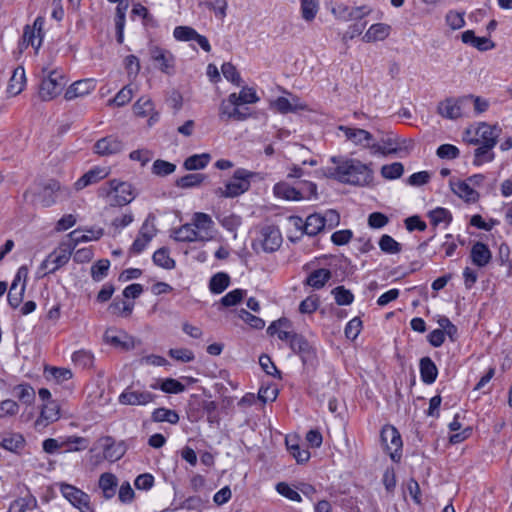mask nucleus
Returning <instances> with one entry per match:
<instances>
[{"label": "nucleus", "instance_id": "obj_39", "mask_svg": "<svg viewBox=\"0 0 512 512\" xmlns=\"http://www.w3.org/2000/svg\"><path fill=\"white\" fill-rule=\"evenodd\" d=\"M153 389L160 388L165 393L178 394L185 391V386L174 378L164 379L159 386L156 384L151 385Z\"/></svg>", "mask_w": 512, "mask_h": 512}, {"label": "nucleus", "instance_id": "obj_41", "mask_svg": "<svg viewBox=\"0 0 512 512\" xmlns=\"http://www.w3.org/2000/svg\"><path fill=\"white\" fill-rule=\"evenodd\" d=\"M153 262L157 266L164 269H173L175 267V261L169 256V252L166 248H160L153 254Z\"/></svg>", "mask_w": 512, "mask_h": 512}, {"label": "nucleus", "instance_id": "obj_10", "mask_svg": "<svg viewBox=\"0 0 512 512\" xmlns=\"http://www.w3.org/2000/svg\"><path fill=\"white\" fill-rule=\"evenodd\" d=\"M110 190L107 192L110 197V205L124 206L134 199L133 189L129 183L120 182L116 179L109 181Z\"/></svg>", "mask_w": 512, "mask_h": 512}, {"label": "nucleus", "instance_id": "obj_11", "mask_svg": "<svg viewBox=\"0 0 512 512\" xmlns=\"http://www.w3.org/2000/svg\"><path fill=\"white\" fill-rule=\"evenodd\" d=\"M291 350L298 354L305 366H314L317 362L315 348L301 334H295L291 339Z\"/></svg>", "mask_w": 512, "mask_h": 512}, {"label": "nucleus", "instance_id": "obj_19", "mask_svg": "<svg viewBox=\"0 0 512 512\" xmlns=\"http://www.w3.org/2000/svg\"><path fill=\"white\" fill-rule=\"evenodd\" d=\"M155 235V228L153 224L149 223V219L142 224L137 238L134 240L130 252L134 254L141 253L148 243L152 240Z\"/></svg>", "mask_w": 512, "mask_h": 512}, {"label": "nucleus", "instance_id": "obj_44", "mask_svg": "<svg viewBox=\"0 0 512 512\" xmlns=\"http://www.w3.org/2000/svg\"><path fill=\"white\" fill-rule=\"evenodd\" d=\"M110 267V261L108 259H100L91 267V277L94 281L99 282L104 279Z\"/></svg>", "mask_w": 512, "mask_h": 512}, {"label": "nucleus", "instance_id": "obj_31", "mask_svg": "<svg viewBox=\"0 0 512 512\" xmlns=\"http://www.w3.org/2000/svg\"><path fill=\"white\" fill-rule=\"evenodd\" d=\"M331 276L330 270L320 268L310 273L305 284L313 287L314 289H321L331 279Z\"/></svg>", "mask_w": 512, "mask_h": 512}, {"label": "nucleus", "instance_id": "obj_54", "mask_svg": "<svg viewBox=\"0 0 512 512\" xmlns=\"http://www.w3.org/2000/svg\"><path fill=\"white\" fill-rule=\"evenodd\" d=\"M436 155L440 159H456L460 156V151L452 144H443L437 148Z\"/></svg>", "mask_w": 512, "mask_h": 512}, {"label": "nucleus", "instance_id": "obj_12", "mask_svg": "<svg viewBox=\"0 0 512 512\" xmlns=\"http://www.w3.org/2000/svg\"><path fill=\"white\" fill-rule=\"evenodd\" d=\"M156 398V395L152 394L149 391H140L134 389V385H129L124 391L119 395L118 401L122 405H147L151 403Z\"/></svg>", "mask_w": 512, "mask_h": 512}, {"label": "nucleus", "instance_id": "obj_21", "mask_svg": "<svg viewBox=\"0 0 512 512\" xmlns=\"http://www.w3.org/2000/svg\"><path fill=\"white\" fill-rule=\"evenodd\" d=\"M100 441L102 442L103 455L106 460L115 462L124 456L126 446L123 442L116 444L111 436H105Z\"/></svg>", "mask_w": 512, "mask_h": 512}, {"label": "nucleus", "instance_id": "obj_4", "mask_svg": "<svg viewBox=\"0 0 512 512\" xmlns=\"http://www.w3.org/2000/svg\"><path fill=\"white\" fill-rule=\"evenodd\" d=\"M501 134V128L497 125H489L481 122L476 126H471L466 130L468 141L481 146L475 150V156L482 157L486 155L496 144L497 138Z\"/></svg>", "mask_w": 512, "mask_h": 512}, {"label": "nucleus", "instance_id": "obj_53", "mask_svg": "<svg viewBox=\"0 0 512 512\" xmlns=\"http://www.w3.org/2000/svg\"><path fill=\"white\" fill-rule=\"evenodd\" d=\"M223 76L233 84L240 86L242 79L236 67L231 63H224L221 67Z\"/></svg>", "mask_w": 512, "mask_h": 512}, {"label": "nucleus", "instance_id": "obj_27", "mask_svg": "<svg viewBox=\"0 0 512 512\" xmlns=\"http://www.w3.org/2000/svg\"><path fill=\"white\" fill-rule=\"evenodd\" d=\"M25 444V438L19 433L0 435V447L10 452L18 454L25 447Z\"/></svg>", "mask_w": 512, "mask_h": 512}, {"label": "nucleus", "instance_id": "obj_48", "mask_svg": "<svg viewBox=\"0 0 512 512\" xmlns=\"http://www.w3.org/2000/svg\"><path fill=\"white\" fill-rule=\"evenodd\" d=\"M428 216L432 225L434 226H437L441 222L450 223L452 221V214L450 211L442 207H437L436 209L430 211Z\"/></svg>", "mask_w": 512, "mask_h": 512}, {"label": "nucleus", "instance_id": "obj_22", "mask_svg": "<svg viewBox=\"0 0 512 512\" xmlns=\"http://www.w3.org/2000/svg\"><path fill=\"white\" fill-rule=\"evenodd\" d=\"M94 149L101 157L114 156L123 149V144L116 138L109 136L98 140Z\"/></svg>", "mask_w": 512, "mask_h": 512}, {"label": "nucleus", "instance_id": "obj_2", "mask_svg": "<svg viewBox=\"0 0 512 512\" xmlns=\"http://www.w3.org/2000/svg\"><path fill=\"white\" fill-rule=\"evenodd\" d=\"M259 101L255 90L250 87H243L239 94L232 93L220 105V117L237 121L246 120L251 114L248 108H243L245 104H254Z\"/></svg>", "mask_w": 512, "mask_h": 512}, {"label": "nucleus", "instance_id": "obj_34", "mask_svg": "<svg viewBox=\"0 0 512 512\" xmlns=\"http://www.w3.org/2000/svg\"><path fill=\"white\" fill-rule=\"evenodd\" d=\"M390 27L383 23L373 24L365 33L367 42L384 40L389 35Z\"/></svg>", "mask_w": 512, "mask_h": 512}, {"label": "nucleus", "instance_id": "obj_52", "mask_svg": "<svg viewBox=\"0 0 512 512\" xmlns=\"http://www.w3.org/2000/svg\"><path fill=\"white\" fill-rule=\"evenodd\" d=\"M403 171L401 162H392L389 165H384L381 169L383 177L387 179H396L403 174Z\"/></svg>", "mask_w": 512, "mask_h": 512}, {"label": "nucleus", "instance_id": "obj_57", "mask_svg": "<svg viewBox=\"0 0 512 512\" xmlns=\"http://www.w3.org/2000/svg\"><path fill=\"white\" fill-rule=\"evenodd\" d=\"M286 445L298 463H305L309 460L310 452L308 450L301 449L298 444H290L288 440H286Z\"/></svg>", "mask_w": 512, "mask_h": 512}, {"label": "nucleus", "instance_id": "obj_49", "mask_svg": "<svg viewBox=\"0 0 512 512\" xmlns=\"http://www.w3.org/2000/svg\"><path fill=\"white\" fill-rule=\"evenodd\" d=\"M245 295H246L245 290L235 289V290L228 292L225 296H223L220 300V303L224 307L235 306L242 301V299Z\"/></svg>", "mask_w": 512, "mask_h": 512}, {"label": "nucleus", "instance_id": "obj_6", "mask_svg": "<svg viewBox=\"0 0 512 512\" xmlns=\"http://www.w3.org/2000/svg\"><path fill=\"white\" fill-rule=\"evenodd\" d=\"M282 241L278 227L266 225L261 228L259 236L252 242V248L256 252L262 250L265 253H273L280 248Z\"/></svg>", "mask_w": 512, "mask_h": 512}, {"label": "nucleus", "instance_id": "obj_59", "mask_svg": "<svg viewBox=\"0 0 512 512\" xmlns=\"http://www.w3.org/2000/svg\"><path fill=\"white\" fill-rule=\"evenodd\" d=\"M18 411L19 405L16 401L6 399L0 402V418L16 415Z\"/></svg>", "mask_w": 512, "mask_h": 512}, {"label": "nucleus", "instance_id": "obj_29", "mask_svg": "<svg viewBox=\"0 0 512 512\" xmlns=\"http://www.w3.org/2000/svg\"><path fill=\"white\" fill-rule=\"evenodd\" d=\"M60 189V184L56 180H49L39 193L40 204L43 207H50L56 203L55 192Z\"/></svg>", "mask_w": 512, "mask_h": 512}, {"label": "nucleus", "instance_id": "obj_18", "mask_svg": "<svg viewBox=\"0 0 512 512\" xmlns=\"http://www.w3.org/2000/svg\"><path fill=\"white\" fill-rule=\"evenodd\" d=\"M70 256L71 250H62L60 252L54 251L41 263L40 270L47 271L43 275H46L47 273H54L69 261Z\"/></svg>", "mask_w": 512, "mask_h": 512}, {"label": "nucleus", "instance_id": "obj_3", "mask_svg": "<svg viewBox=\"0 0 512 512\" xmlns=\"http://www.w3.org/2000/svg\"><path fill=\"white\" fill-rule=\"evenodd\" d=\"M337 166L329 168L327 174L342 183L364 185L370 182L371 169L364 162H336Z\"/></svg>", "mask_w": 512, "mask_h": 512}, {"label": "nucleus", "instance_id": "obj_25", "mask_svg": "<svg viewBox=\"0 0 512 512\" xmlns=\"http://www.w3.org/2000/svg\"><path fill=\"white\" fill-rule=\"evenodd\" d=\"M470 258L474 265L485 267L491 261L492 253L486 244L478 241L471 248Z\"/></svg>", "mask_w": 512, "mask_h": 512}, {"label": "nucleus", "instance_id": "obj_60", "mask_svg": "<svg viewBox=\"0 0 512 512\" xmlns=\"http://www.w3.org/2000/svg\"><path fill=\"white\" fill-rule=\"evenodd\" d=\"M276 490L279 494H281L282 496L288 498L289 500H292V501H297V502H300L301 501V496L300 494L292 489L287 483L285 482H279L277 485H276Z\"/></svg>", "mask_w": 512, "mask_h": 512}, {"label": "nucleus", "instance_id": "obj_14", "mask_svg": "<svg viewBox=\"0 0 512 512\" xmlns=\"http://www.w3.org/2000/svg\"><path fill=\"white\" fill-rule=\"evenodd\" d=\"M338 130L348 141H351L357 146L368 148L369 151H371L374 136L370 132L361 128L349 126H339Z\"/></svg>", "mask_w": 512, "mask_h": 512}, {"label": "nucleus", "instance_id": "obj_47", "mask_svg": "<svg viewBox=\"0 0 512 512\" xmlns=\"http://www.w3.org/2000/svg\"><path fill=\"white\" fill-rule=\"evenodd\" d=\"M206 179L201 173L187 174L177 180V185L182 188H191L200 185Z\"/></svg>", "mask_w": 512, "mask_h": 512}, {"label": "nucleus", "instance_id": "obj_16", "mask_svg": "<svg viewBox=\"0 0 512 512\" xmlns=\"http://www.w3.org/2000/svg\"><path fill=\"white\" fill-rule=\"evenodd\" d=\"M110 173V170L106 167L95 166L94 168L83 174L75 183L74 187L77 191H80L90 185L98 183L100 180L106 178Z\"/></svg>", "mask_w": 512, "mask_h": 512}, {"label": "nucleus", "instance_id": "obj_26", "mask_svg": "<svg viewBox=\"0 0 512 512\" xmlns=\"http://www.w3.org/2000/svg\"><path fill=\"white\" fill-rule=\"evenodd\" d=\"M95 88V83L92 79H84L74 82L65 91V99L72 100L74 98L85 96Z\"/></svg>", "mask_w": 512, "mask_h": 512}, {"label": "nucleus", "instance_id": "obj_35", "mask_svg": "<svg viewBox=\"0 0 512 512\" xmlns=\"http://www.w3.org/2000/svg\"><path fill=\"white\" fill-rule=\"evenodd\" d=\"M324 229V224L321 220V214H311L307 217L304 225L303 232L309 236H315Z\"/></svg>", "mask_w": 512, "mask_h": 512}, {"label": "nucleus", "instance_id": "obj_63", "mask_svg": "<svg viewBox=\"0 0 512 512\" xmlns=\"http://www.w3.org/2000/svg\"><path fill=\"white\" fill-rule=\"evenodd\" d=\"M446 23L448 26L451 27L453 30H457L462 28L465 25V20L463 17V14L455 12V11H449L446 14Z\"/></svg>", "mask_w": 512, "mask_h": 512}, {"label": "nucleus", "instance_id": "obj_55", "mask_svg": "<svg viewBox=\"0 0 512 512\" xmlns=\"http://www.w3.org/2000/svg\"><path fill=\"white\" fill-rule=\"evenodd\" d=\"M198 32L189 26H177L174 29L173 35L179 41H191L194 40Z\"/></svg>", "mask_w": 512, "mask_h": 512}, {"label": "nucleus", "instance_id": "obj_61", "mask_svg": "<svg viewBox=\"0 0 512 512\" xmlns=\"http://www.w3.org/2000/svg\"><path fill=\"white\" fill-rule=\"evenodd\" d=\"M132 96V89L129 86H125L115 95L112 100H110V102L114 103L118 107H121L127 104L132 99Z\"/></svg>", "mask_w": 512, "mask_h": 512}, {"label": "nucleus", "instance_id": "obj_30", "mask_svg": "<svg viewBox=\"0 0 512 512\" xmlns=\"http://www.w3.org/2000/svg\"><path fill=\"white\" fill-rule=\"evenodd\" d=\"M99 487L103 492V496L106 499L112 498L116 493V488L118 485L117 477L109 472H105L100 475L99 478Z\"/></svg>", "mask_w": 512, "mask_h": 512}, {"label": "nucleus", "instance_id": "obj_28", "mask_svg": "<svg viewBox=\"0 0 512 512\" xmlns=\"http://www.w3.org/2000/svg\"><path fill=\"white\" fill-rule=\"evenodd\" d=\"M419 368L421 380L425 384H432L435 382L438 375V369L430 357L426 356L421 358Z\"/></svg>", "mask_w": 512, "mask_h": 512}, {"label": "nucleus", "instance_id": "obj_33", "mask_svg": "<svg viewBox=\"0 0 512 512\" xmlns=\"http://www.w3.org/2000/svg\"><path fill=\"white\" fill-rule=\"evenodd\" d=\"M274 193L278 197H282L286 200L299 201L304 199L302 192L299 189L288 186L286 183H277L274 186Z\"/></svg>", "mask_w": 512, "mask_h": 512}, {"label": "nucleus", "instance_id": "obj_38", "mask_svg": "<svg viewBox=\"0 0 512 512\" xmlns=\"http://www.w3.org/2000/svg\"><path fill=\"white\" fill-rule=\"evenodd\" d=\"M192 221V225L197 231L201 234L205 232V236L210 237L208 236V232L211 231L214 223L208 214L197 212L194 214Z\"/></svg>", "mask_w": 512, "mask_h": 512}, {"label": "nucleus", "instance_id": "obj_58", "mask_svg": "<svg viewBox=\"0 0 512 512\" xmlns=\"http://www.w3.org/2000/svg\"><path fill=\"white\" fill-rule=\"evenodd\" d=\"M109 309L112 310L113 313H119L124 317H128L132 313L133 303H128L123 300H120V301L114 300L110 304Z\"/></svg>", "mask_w": 512, "mask_h": 512}, {"label": "nucleus", "instance_id": "obj_23", "mask_svg": "<svg viewBox=\"0 0 512 512\" xmlns=\"http://www.w3.org/2000/svg\"><path fill=\"white\" fill-rule=\"evenodd\" d=\"M451 190L458 195L461 199L468 203H475L479 199V193L470 187L467 181L449 180Z\"/></svg>", "mask_w": 512, "mask_h": 512}, {"label": "nucleus", "instance_id": "obj_17", "mask_svg": "<svg viewBox=\"0 0 512 512\" xmlns=\"http://www.w3.org/2000/svg\"><path fill=\"white\" fill-rule=\"evenodd\" d=\"M104 339L108 344L123 351H129L135 347L134 338L123 331L116 332L113 329H107Z\"/></svg>", "mask_w": 512, "mask_h": 512}, {"label": "nucleus", "instance_id": "obj_8", "mask_svg": "<svg viewBox=\"0 0 512 512\" xmlns=\"http://www.w3.org/2000/svg\"><path fill=\"white\" fill-rule=\"evenodd\" d=\"M382 445L394 462H399L402 457V438L399 431L392 425H385L380 434Z\"/></svg>", "mask_w": 512, "mask_h": 512}, {"label": "nucleus", "instance_id": "obj_9", "mask_svg": "<svg viewBox=\"0 0 512 512\" xmlns=\"http://www.w3.org/2000/svg\"><path fill=\"white\" fill-rule=\"evenodd\" d=\"M470 99L471 98H464V96L446 98L438 104L437 112L444 118L451 120L458 119L466 112L469 107Z\"/></svg>", "mask_w": 512, "mask_h": 512}, {"label": "nucleus", "instance_id": "obj_13", "mask_svg": "<svg viewBox=\"0 0 512 512\" xmlns=\"http://www.w3.org/2000/svg\"><path fill=\"white\" fill-rule=\"evenodd\" d=\"M62 495L77 509L92 511L90 496L73 485L62 483L60 485Z\"/></svg>", "mask_w": 512, "mask_h": 512}, {"label": "nucleus", "instance_id": "obj_64", "mask_svg": "<svg viewBox=\"0 0 512 512\" xmlns=\"http://www.w3.org/2000/svg\"><path fill=\"white\" fill-rule=\"evenodd\" d=\"M388 217L381 212H373L368 216V225L373 229H380L387 225Z\"/></svg>", "mask_w": 512, "mask_h": 512}, {"label": "nucleus", "instance_id": "obj_15", "mask_svg": "<svg viewBox=\"0 0 512 512\" xmlns=\"http://www.w3.org/2000/svg\"><path fill=\"white\" fill-rule=\"evenodd\" d=\"M151 59L157 64L158 68L166 73L171 74L174 69V57L173 55L158 46H152L149 49Z\"/></svg>", "mask_w": 512, "mask_h": 512}, {"label": "nucleus", "instance_id": "obj_50", "mask_svg": "<svg viewBox=\"0 0 512 512\" xmlns=\"http://www.w3.org/2000/svg\"><path fill=\"white\" fill-rule=\"evenodd\" d=\"M238 316L240 319H242L245 323H247L250 327L254 329L261 330L265 326V321L262 318L251 314L245 309H241L238 312Z\"/></svg>", "mask_w": 512, "mask_h": 512}, {"label": "nucleus", "instance_id": "obj_45", "mask_svg": "<svg viewBox=\"0 0 512 512\" xmlns=\"http://www.w3.org/2000/svg\"><path fill=\"white\" fill-rule=\"evenodd\" d=\"M335 301L338 305H350L354 300L353 293L344 286H337L332 290Z\"/></svg>", "mask_w": 512, "mask_h": 512}, {"label": "nucleus", "instance_id": "obj_62", "mask_svg": "<svg viewBox=\"0 0 512 512\" xmlns=\"http://www.w3.org/2000/svg\"><path fill=\"white\" fill-rule=\"evenodd\" d=\"M321 220L324 224V228L327 227L328 229H332L339 225L340 215L336 210L329 209L321 215Z\"/></svg>", "mask_w": 512, "mask_h": 512}, {"label": "nucleus", "instance_id": "obj_42", "mask_svg": "<svg viewBox=\"0 0 512 512\" xmlns=\"http://www.w3.org/2000/svg\"><path fill=\"white\" fill-rule=\"evenodd\" d=\"M300 5L302 18L307 22H311L312 20H314L319 10L318 1L300 0Z\"/></svg>", "mask_w": 512, "mask_h": 512}, {"label": "nucleus", "instance_id": "obj_51", "mask_svg": "<svg viewBox=\"0 0 512 512\" xmlns=\"http://www.w3.org/2000/svg\"><path fill=\"white\" fill-rule=\"evenodd\" d=\"M134 113L137 116L145 117L153 111V103L147 97H141L133 106Z\"/></svg>", "mask_w": 512, "mask_h": 512}, {"label": "nucleus", "instance_id": "obj_37", "mask_svg": "<svg viewBox=\"0 0 512 512\" xmlns=\"http://www.w3.org/2000/svg\"><path fill=\"white\" fill-rule=\"evenodd\" d=\"M230 284V276L224 272L213 275L209 281V289L214 294L222 293Z\"/></svg>", "mask_w": 512, "mask_h": 512}, {"label": "nucleus", "instance_id": "obj_40", "mask_svg": "<svg viewBox=\"0 0 512 512\" xmlns=\"http://www.w3.org/2000/svg\"><path fill=\"white\" fill-rule=\"evenodd\" d=\"M16 397L24 404L31 405L35 400V390L29 384H19L15 386Z\"/></svg>", "mask_w": 512, "mask_h": 512}, {"label": "nucleus", "instance_id": "obj_24", "mask_svg": "<svg viewBox=\"0 0 512 512\" xmlns=\"http://www.w3.org/2000/svg\"><path fill=\"white\" fill-rule=\"evenodd\" d=\"M172 237L178 242H194L208 240V237L204 236L199 231H197L192 224H184L178 229H175L173 231Z\"/></svg>", "mask_w": 512, "mask_h": 512}, {"label": "nucleus", "instance_id": "obj_43", "mask_svg": "<svg viewBox=\"0 0 512 512\" xmlns=\"http://www.w3.org/2000/svg\"><path fill=\"white\" fill-rule=\"evenodd\" d=\"M43 35H39L35 29H31L29 25H27L24 29L23 33V43L28 46H32L37 52L42 45Z\"/></svg>", "mask_w": 512, "mask_h": 512}, {"label": "nucleus", "instance_id": "obj_56", "mask_svg": "<svg viewBox=\"0 0 512 512\" xmlns=\"http://www.w3.org/2000/svg\"><path fill=\"white\" fill-rule=\"evenodd\" d=\"M361 328H362V321L360 320V318L358 317H355L353 318L352 320H350L346 327H345V336L346 338L350 339V340H355L360 331H361Z\"/></svg>", "mask_w": 512, "mask_h": 512}, {"label": "nucleus", "instance_id": "obj_20", "mask_svg": "<svg viewBox=\"0 0 512 512\" xmlns=\"http://www.w3.org/2000/svg\"><path fill=\"white\" fill-rule=\"evenodd\" d=\"M60 417V406L55 401H48L43 404L40 416L35 421V427H46L49 423L57 421Z\"/></svg>", "mask_w": 512, "mask_h": 512}, {"label": "nucleus", "instance_id": "obj_46", "mask_svg": "<svg viewBox=\"0 0 512 512\" xmlns=\"http://www.w3.org/2000/svg\"><path fill=\"white\" fill-rule=\"evenodd\" d=\"M380 249L387 254H396L401 251V245L391 236L384 234L379 240Z\"/></svg>", "mask_w": 512, "mask_h": 512}, {"label": "nucleus", "instance_id": "obj_32", "mask_svg": "<svg viewBox=\"0 0 512 512\" xmlns=\"http://www.w3.org/2000/svg\"><path fill=\"white\" fill-rule=\"evenodd\" d=\"M25 84V71L22 67H18L13 71V74L9 80L7 92L10 95H18L24 88Z\"/></svg>", "mask_w": 512, "mask_h": 512}, {"label": "nucleus", "instance_id": "obj_1", "mask_svg": "<svg viewBox=\"0 0 512 512\" xmlns=\"http://www.w3.org/2000/svg\"><path fill=\"white\" fill-rule=\"evenodd\" d=\"M415 147L411 138L401 137L394 132L382 133L373 137L370 154L375 157L408 158Z\"/></svg>", "mask_w": 512, "mask_h": 512}, {"label": "nucleus", "instance_id": "obj_7", "mask_svg": "<svg viewBox=\"0 0 512 512\" xmlns=\"http://www.w3.org/2000/svg\"><path fill=\"white\" fill-rule=\"evenodd\" d=\"M66 84L67 80L62 71L52 70L43 78L39 89V96L43 101L52 100L61 94Z\"/></svg>", "mask_w": 512, "mask_h": 512}, {"label": "nucleus", "instance_id": "obj_5", "mask_svg": "<svg viewBox=\"0 0 512 512\" xmlns=\"http://www.w3.org/2000/svg\"><path fill=\"white\" fill-rule=\"evenodd\" d=\"M256 173L246 169L238 168L234 171L232 177L225 183L223 187H218L215 194L224 198H235L249 190L251 180Z\"/></svg>", "mask_w": 512, "mask_h": 512}, {"label": "nucleus", "instance_id": "obj_36", "mask_svg": "<svg viewBox=\"0 0 512 512\" xmlns=\"http://www.w3.org/2000/svg\"><path fill=\"white\" fill-rule=\"evenodd\" d=\"M151 418L154 422H168L170 424H177L180 419L175 410L164 407L155 409L152 412Z\"/></svg>", "mask_w": 512, "mask_h": 512}]
</instances>
